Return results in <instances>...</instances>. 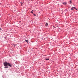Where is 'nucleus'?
Listing matches in <instances>:
<instances>
[{"instance_id":"nucleus-1","label":"nucleus","mask_w":78,"mask_h":78,"mask_svg":"<svg viewBox=\"0 0 78 78\" xmlns=\"http://www.w3.org/2000/svg\"><path fill=\"white\" fill-rule=\"evenodd\" d=\"M3 65L4 66H5V67H4V69H7V68H8V66H9V67H12V64L6 62H4Z\"/></svg>"},{"instance_id":"nucleus-2","label":"nucleus","mask_w":78,"mask_h":78,"mask_svg":"<svg viewBox=\"0 0 78 78\" xmlns=\"http://www.w3.org/2000/svg\"><path fill=\"white\" fill-rule=\"evenodd\" d=\"M75 9H76V8L75 7H72L71 9V10H73Z\"/></svg>"},{"instance_id":"nucleus-3","label":"nucleus","mask_w":78,"mask_h":78,"mask_svg":"<svg viewBox=\"0 0 78 78\" xmlns=\"http://www.w3.org/2000/svg\"><path fill=\"white\" fill-rule=\"evenodd\" d=\"M62 4L63 5H66L67 4V2H63Z\"/></svg>"},{"instance_id":"nucleus-4","label":"nucleus","mask_w":78,"mask_h":78,"mask_svg":"<svg viewBox=\"0 0 78 78\" xmlns=\"http://www.w3.org/2000/svg\"><path fill=\"white\" fill-rule=\"evenodd\" d=\"M28 40H25V42H27V43H28Z\"/></svg>"},{"instance_id":"nucleus-5","label":"nucleus","mask_w":78,"mask_h":78,"mask_svg":"<svg viewBox=\"0 0 78 78\" xmlns=\"http://www.w3.org/2000/svg\"><path fill=\"white\" fill-rule=\"evenodd\" d=\"M34 10H32L31 12H30L31 13H33Z\"/></svg>"},{"instance_id":"nucleus-6","label":"nucleus","mask_w":78,"mask_h":78,"mask_svg":"<svg viewBox=\"0 0 78 78\" xmlns=\"http://www.w3.org/2000/svg\"><path fill=\"white\" fill-rule=\"evenodd\" d=\"M48 23H46L45 24L46 26H48Z\"/></svg>"},{"instance_id":"nucleus-7","label":"nucleus","mask_w":78,"mask_h":78,"mask_svg":"<svg viewBox=\"0 0 78 78\" xmlns=\"http://www.w3.org/2000/svg\"><path fill=\"white\" fill-rule=\"evenodd\" d=\"M69 2H70V4H71V3H72V1L70 0V1H69Z\"/></svg>"},{"instance_id":"nucleus-8","label":"nucleus","mask_w":78,"mask_h":78,"mask_svg":"<svg viewBox=\"0 0 78 78\" xmlns=\"http://www.w3.org/2000/svg\"><path fill=\"white\" fill-rule=\"evenodd\" d=\"M33 15L34 16H36V14H34Z\"/></svg>"},{"instance_id":"nucleus-9","label":"nucleus","mask_w":78,"mask_h":78,"mask_svg":"<svg viewBox=\"0 0 78 78\" xmlns=\"http://www.w3.org/2000/svg\"><path fill=\"white\" fill-rule=\"evenodd\" d=\"M49 58H48V59H46V61H48V60H49Z\"/></svg>"},{"instance_id":"nucleus-10","label":"nucleus","mask_w":78,"mask_h":78,"mask_svg":"<svg viewBox=\"0 0 78 78\" xmlns=\"http://www.w3.org/2000/svg\"><path fill=\"white\" fill-rule=\"evenodd\" d=\"M20 3H21L22 4L21 6H22V5H23V3L22 2H20Z\"/></svg>"},{"instance_id":"nucleus-11","label":"nucleus","mask_w":78,"mask_h":78,"mask_svg":"<svg viewBox=\"0 0 78 78\" xmlns=\"http://www.w3.org/2000/svg\"><path fill=\"white\" fill-rule=\"evenodd\" d=\"M53 27H54V28H56V27H55V26H53Z\"/></svg>"},{"instance_id":"nucleus-12","label":"nucleus","mask_w":78,"mask_h":78,"mask_svg":"<svg viewBox=\"0 0 78 78\" xmlns=\"http://www.w3.org/2000/svg\"><path fill=\"white\" fill-rule=\"evenodd\" d=\"M76 9V10H77V9Z\"/></svg>"},{"instance_id":"nucleus-13","label":"nucleus","mask_w":78,"mask_h":78,"mask_svg":"<svg viewBox=\"0 0 78 78\" xmlns=\"http://www.w3.org/2000/svg\"><path fill=\"white\" fill-rule=\"evenodd\" d=\"M0 30H2V29L1 28H0Z\"/></svg>"}]
</instances>
